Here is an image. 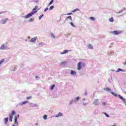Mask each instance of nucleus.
I'll return each instance as SVG.
<instances>
[{
    "label": "nucleus",
    "mask_w": 126,
    "mask_h": 126,
    "mask_svg": "<svg viewBox=\"0 0 126 126\" xmlns=\"http://www.w3.org/2000/svg\"><path fill=\"white\" fill-rule=\"evenodd\" d=\"M32 98V96H28L27 97V100H30Z\"/></svg>",
    "instance_id": "33"
},
{
    "label": "nucleus",
    "mask_w": 126,
    "mask_h": 126,
    "mask_svg": "<svg viewBox=\"0 0 126 126\" xmlns=\"http://www.w3.org/2000/svg\"><path fill=\"white\" fill-rule=\"evenodd\" d=\"M54 88H55V85H53L51 86V90H53V89H54Z\"/></svg>",
    "instance_id": "32"
},
{
    "label": "nucleus",
    "mask_w": 126,
    "mask_h": 126,
    "mask_svg": "<svg viewBox=\"0 0 126 126\" xmlns=\"http://www.w3.org/2000/svg\"><path fill=\"white\" fill-rule=\"evenodd\" d=\"M109 21H111V18L109 19Z\"/></svg>",
    "instance_id": "41"
},
{
    "label": "nucleus",
    "mask_w": 126,
    "mask_h": 126,
    "mask_svg": "<svg viewBox=\"0 0 126 126\" xmlns=\"http://www.w3.org/2000/svg\"><path fill=\"white\" fill-rule=\"evenodd\" d=\"M19 118V115H17V116H15L14 117V123L15 124H18V122H17V119Z\"/></svg>",
    "instance_id": "4"
},
{
    "label": "nucleus",
    "mask_w": 126,
    "mask_h": 126,
    "mask_svg": "<svg viewBox=\"0 0 126 126\" xmlns=\"http://www.w3.org/2000/svg\"><path fill=\"white\" fill-rule=\"evenodd\" d=\"M8 20V19H5V20H2L1 21V23L2 24H5V23L7 22Z\"/></svg>",
    "instance_id": "8"
},
{
    "label": "nucleus",
    "mask_w": 126,
    "mask_h": 126,
    "mask_svg": "<svg viewBox=\"0 0 126 126\" xmlns=\"http://www.w3.org/2000/svg\"><path fill=\"white\" fill-rule=\"evenodd\" d=\"M83 66H84V64H83Z\"/></svg>",
    "instance_id": "42"
},
{
    "label": "nucleus",
    "mask_w": 126,
    "mask_h": 126,
    "mask_svg": "<svg viewBox=\"0 0 126 126\" xmlns=\"http://www.w3.org/2000/svg\"><path fill=\"white\" fill-rule=\"evenodd\" d=\"M38 5H36L35 7L32 9V12L38 11V10H39V9H38Z\"/></svg>",
    "instance_id": "7"
},
{
    "label": "nucleus",
    "mask_w": 126,
    "mask_h": 126,
    "mask_svg": "<svg viewBox=\"0 0 126 126\" xmlns=\"http://www.w3.org/2000/svg\"><path fill=\"white\" fill-rule=\"evenodd\" d=\"M33 20H34V19L32 18H31L29 19V21L30 22H32V21H33Z\"/></svg>",
    "instance_id": "28"
},
{
    "label": "nucleus",
    "mask_w": 126,
    "mask_h": 126,
    "mask_svg": "<svg viewBox=\"0 0 126 126\" xmlns=\"http://www.w3.org/2000/svg\"><path fill=\"white\" fill-rule=\"evenodd\" d=\"M67 19H69V20H71V21H72V18L71 17V16H69L68 17H67L65 19V21H67Z\"/></svg>",
    "instance_id": "10"
},
{
    "label": "nucleus",
    "mask_w": 126,
    "mask_h": 126,
    "mask_svg": "<svg viewBox=\"0 0 126 126\" xmlns=\"http://www.w3.org/2000/svg\"><path fill=\"white\" fill-rule=\"evenodd\" d=\"M111 22H114V19L113 18H111Z\"/></svg>",
    "instance_id": "39"
},
{
    "label": "nucleus",
    "mask_w": 126,
    "mask_h": 126,
    "mask_svg": "<svg viewBox=\"0 0 126 126\" xmlns=\"http://www.w3.org/2000/svg\"><path fill=\"white\" fill-rule=\"evenodd\" d=\"M4 59H2L0 60V64H1V63H4Z\"/></svg>",
    "instance_id": "20"
},
{
    "label": "nucleus",
    "mask_w": 126,
    "mask_h": 126,
    "mask_svg": "<svg viewBox=\"0 0 126 126\" xmlns=\"http://www.w3.org/2000/svg\"><path fill=\"white\" fill-rule=\"evenodd\" d=\"M104 115L106 116V118H109V115L107 113H104Z\"/></svg>",
    "instance_id": "35"
},
{
    "label": "nucleus",
    "mask_w": 126,
    "mask_h": 126,
    "mask_svg": "<svg viewBox=\"0 0 126 126\" xmlns=\"http://www.w3.org/2000/svg\"><path fill=\"white\" fill-rule=\"evenodd\" d=\"M111 94H112V95H113V96L117 97V94H116L115 93H111Z\"/></svg>",
    "instance_id": "27"
},
{
    "label": "nucleus",
    "mask_w": 126,
    "mask_h": 126,
    "mask_svg": "<svg viewBox=\"0 0 126 126\" xmlns=\"http://www.w3.org/2000/svg\"><path fill=\"white\" fill-rule=\"evenodd\" d=\"M63 116V113L60 112L59 113L57 114L56 115V118H59V117H62Z\"/></svg>",
    "instance_id": "11"
},
{
    "label": "nucleus",
    "mask_w": 126,
    "mask_h": 126,
    "mask_svg": "<svg viewBox=\"0 0 126 126\" xmlns=\"http://www.w3.org/2000/svg\"><path fill=\"white\" fill-rule=\"evenodd\" d=\"M54 6H50V7L49 8L50 10H52V9H54Z\"/></svg>",
    "instance_id": "30"
},
{
    "label": "nucleus",
    "mask_w": 126,
    "mask_h": 126,
    "mask_svg": "<svg viewBox=\"0 0 126 126\" xmlns=\"http://www.w3.org/2000/svg\"><path fill=\"white\" fill-rule=\"evenodd\" d=\"M70 25H71V26H72V27H76L75 25H74L73 24V23L71 22V23H70Z\"/></svg>",
    "instance_id": "22"
},
{
    "label": "nucleus",
    "mask_w": 126,
    "mask_h": 126,
    "mask_svg": "<svg viewBox=\"0 0 126 126\" xmlns=\"http://www.w3.org/2000/svg\"><path fill=\"white\" fill-rule=\"evenodd\" d=\"M81 62H79L77 63V69L78 70H80V69H81Z\"/></svg>",
    "instance_id": "6"
},
{
    "label": "nucleus",
    "mask_w": 126,
    "mask_h": 126,
    "mask_svg": "<svg viewBox=\"0 0 126 126\" xmlns=\"http://www.w3.org/2000/svg\"><path fill=\"white\" fill-rule=\"evenodd\" d=\"M33 2H38L39 1V0H33Z\"/></svg>",
    "instance_id": "37"
},
{
    "label": "nucleus",
    "mask_w": 126,
    "mask_h": 126,
    "mask_svg": "<svg viewBox=\"0 0 126 126\" xmlns=\"http://www.w3.org/2000/svg\"><path fill=\"white\" fill-rule=\"evenodd\" d=\"M37 11H35L27 14L25 16H24V18H26V19L30 18V17H31V16H32V15H34L35 13H37Z\"/></svg>",
    "instance_id": "1"
},
{
    "label": "nucleus",
    "mask_w": 126,
    "mask_h": 126,
    "mask_svg": "<svg viewBox=\"0 0 126 126\" xmlns=\"http://www.w3.org/2000/svg\"><path fill=\"white\" fill-rule=\"evenodd\" d=\"M70 74H71L72 75H75V74H76V72H75V71H73V70H71Z\"/></svg>",
    "instance_id": "14"
},
{
    "label": "nucleus",
    "mask_w": 126,
    "mask_h": 126,
    "mask_svg": "<svg viewBox=\"0 0 126 126\" xmlns=\"http://www.w3.org/2000/svg\"><path fill=\"white\" fill-rule=\"evenodd\" d=\"M111 33H112V34H114V35H119L120 34H122V33H123V32L122 31H114L113 32H112Z\"/></svg>",
    "instance_id": "3"
},
{
    "label": "nucleus",
    "mask_w": 126,
    "mask_h": 126,
    "mask_svg": "<svg viewBox=\"0 0 126 126\" xmlns=\"http://www.w3.org/2000/svg\"><path fill=\"white\" fill-rule=\"evenodd\" d=\"M4 48H5V47H4V44H2V45H1V47H0V50H4Z\"/></svg>",
    "instance_id": "15"
},
{
    "label": "nucleus",
    "mask_w": 126,
    "mask_h": 126,
    "mask_svg": "<svg viewBox=\"0 0 126 126\" xmlns=\"http://www.w3.org/2000/svg\"><path fill=\"white\" fill-rule=\"evenodd\" d=\"M13 126H15L14 125H13Z\"/></svg>",
    "instance_id": "43"
},
{
    "label": "nucleus",
    "mask_w": 126,
    "mask_h": 126,
    "mask_svg": "<svg viewBox=\"0 0 126 126\" xmlns=\"http://www.w3.org/2000/svg\"><path fill=\"white\" fill-rule=\"evenodd\" d=\"M89 49H93V46L91 44L89 45Z\"/></svg>",
    "instance_id": "24"
},
{
    "label": "nucleus",
    "mask_w": 126,
    "mask_h": 126,
    "mask_svg": "<svg viewBox=\"0 0 126 126\" xmlns=\"http://www.w3.org/2000/svg\"><path fill=\"white\" fill-rule=\"evenodd\" d=\"M53 2H54V0H51L50 2L49 3V5H51V4H52V3H53Z\"/></svg>",
    "instance_id": "29"
},
{
    "label": "nucleus",
    "mask_w": 126,
    "mask_h": 126,
    "mask_svg": "<svg viewBox=\"0 0 126 126\" xmlns=\"http://www.w3.org/2000/svg\"><path fill=\"white\" fill-rule=\"evenodd\" d=\"M93 104L95 105V106H97L99 105V99H95L94 101Z\"/></svg>",
    "instance_id": "5"
},
{
    "label": "nucleus",
    "mask_w": 126,
    "mask_h": 126,
    "mask_svg": "<svg viewBox=\"0 0 126 126\" xmlns=\"http://www.w3.org/2000/svg\"><path fill=\"white\" fill-rule=\"evenodd\" d=\"M102 104L103 106H106L107 103L106 102H102Z\"/></svg>",
    "instance_id": "36"
},
{
    "label": "nucleus",
    "mask_w": 126,
    "mask_h": 126,
    "mask_svg": "<svg viewBox=\"0 0 126 126\" xmlns=\"http://www.w3.org/2000/svg\"><path fill=\"white\" fill-rule=\"evenodd\" d=\"M78 10H79V9H74V10L72 11V12H76V11H78Z\"/></svg>",
    "instance_id": "25"
},
{
    "label": "nucleus",
    "mask_w": 126,
    "mask_h": 126,
    "mask_svg": "<svg viewBox=\"0 0 126 126\" xmlns=\"http://www.w3.org/2000/svg\"><path fill=\"white\" fill-rule=\"evenodd\" d=\"M27 103H28V101L26 100L25 101H23L22 102V105H24L25 104H27Z\"/></svg>",
    "instance_id": "19"
},
{
    "label": "nucleus",
    "mask_w": 126,
    "mask_h": 126,
    "mask_svg": "<svg viewBox=\"0 0 126 126\" xmlns=\"http://www.w3.org/2000/svg\"><path fill=\"white\" fill-rule=\"evenodd\" d=\"M90 20H92L93 21H95V18H94L93 17H90Z\"/></svg>",
    "instance_id": "18"
},
{
    "label": "nucleus",
    "mask_w": 126,
    "mask_h": 126,
    "mask_svg": "<svg viewBox=\"0 0 126 126\" xmlns=\"http://www.w3.org/2000/svg\"><path fill=\"white\" fill-rule=\"evenodd\" d=\"M71 14H72V13H68L65 14V15H71Z\"/></svg>",
    "instance_id": "38"
},
{
    "label": "nucleus",
    "mask_w": 126,
    "mask_h": 126,
    "mask_svg": "<svg viewBox=\"0 0 126 126\" xmlns=\"http://www.w3.org/2000/svg\"><path fill=\"white\" fill-rule=\"evenodd\" d=\"M79 99H80V98L78 96V97H77L75 98L74 99V101L75 102H77V101H79Z\"/></svg>",
    "instance_id": "16"
},
{
    "label": "nucleus",
    "mask_w": 126,
    "mask_h": 126,
    "mask_svg": "<svg viewBox=\"0 0 126 126\" xmlns=\"http://www.w3.org/2000/svg\"><path fill=\"white\" fill-rule=\"evenodd\" d=\"M67 53H68V50H64L63 52H61V55H64V54H67Z\"/></svg>",
    "instance_id": "13"
},
{
    "label": "nucleus",
    "mask_w": 126,
    "mask_h": 126,
    "mask_svg": "<svg viewBox=\"0 0 126 126\" xmlns=\"http://www.w3.org/2000/svg\"><path fill=\"white\" fill-rule=\"evenodd\" d=\"M119 71H123V69L121 68L118 69V72H119Z\"/></svg>",
    "instance_id": "34"
},
{
    "label": "nucleus",
    "mask_w": 126,
    "mask_h": 126,
    "mask_svg": "<svg viewBox=\"0 0 126 126\" xmlns=\"http://www.w3.org/2000/svg\"><path fill=\"white\" fill-rule=\"evenodd\" d=\"M4 124L5 125L7 124V122H8V117L4 119Z\"/></svg>",
    "instance_id": "12"
},
{
    "label": "nucleus",
    "mask_w": 126,
    "mask_h": 126,
    "mask_svg": "<svg viewBox=\"0 0 126 126\" xmlns=\"http://www.w3.org/2000/svg\"><path fill=\"white\" fill-rule=\"evenodd\" d=\"M119 98H120V99H121V100H122L123 101H124L125 100V99L124 98V97L123 96H122V95H118Z\"/></svg>",
    "instance_id": "17"
},
{
    "label": "nucleus",
    "mask_w": 126,
    "mask_h": 126,
    "mask_svg": "<svg viewBox=\"0 0 126 126\" xmlns=\"http://www.w3.org/2000/svg\"><path fill=\"white\" fill-rule=\"evenodd\" d=\"M44 120H47V119H48V116H47V115H44L43 117Z\"/></svg>",
    "instance_id": "21"
},
{
    "label": "nucleus",
    "mask_w": 126,
    "mask_h": 126,
    "mask_svg": "<svg viewBox=\"0 0 126 126\" xmlns=\"http://www.w3.org/2000/svg\"><path fill=\"white\" fill-rule=\"evenodd\" d=\"M49 10V8L47 7L45 9L44 11H47V10Z\"/></svg>",
    "instance_id": "40"
},
{
    "label": "nucleus",
    "mask_w": 126,
    "mask_h": 126,
    "mask_svg": "<svg viewBox=\"0 0 126 126\" xmlns=\"http://www.w3.org/2000/svg\"><path fill=\"white\" fill-rule=\"evenodd\" d=\"M16 112L14 110H12L11 114L9 115V121L10 122H12V119H13V116L15 115Z\"/></svg>",
    "instance_id": "2"
},
{
    "label": "nucleus",
    "mask_w": 126,
    "mask_h": 126,
    "mask_svg": "<svg viewBox=\"0 0 126 126\" xmlns=\"http://www.w3.org/2000/svg\"><path fill=\"white\" fill-rule=\"evenodd\" d=\"M104 90H105L106 91H110V89L108 88H104Z\"/></svg>",
    "instance_id": "26"
},
{
    "label": "nucleus",
    "mask_w": 126,
    "mask_h": 126,
    "mask_svg": "<svg viewBox=\"0 0 126 126\" xmlns=\"http://www.w3.org/2000/svg\"><path fill=\"white\" fill-rule=\"evenodd\" d=\"M36 40H37V37H33L31 39V43H33V42H36Z\"/></svg>",
    "instance_id": "9"
},
{
    "label": "nucleus",
    "mask_w": 126,
    "mask_h": 126,
    "mask_svg": "<svg viewBox=\"0 0 126 126\" xmlns=\"http://www.w3.org/2000/svg\"><path fill=\"white\" fill-rule=\"evenodd\" d=\"M43 15H44L42 14V15L39 16V20H41V19L43 17Z\"/></svg>",
    "instance_id": "31"
},
{
    "label": "nucleus",
    "mask_w": 126,
    "mask_h": 126,
    "mask_svg": "<svg viewBox=\"0 0 126 126\" xmlns=\"http://www.w3.org/2000/svg\"><path fill=\"white\" fill-rule=\"evenodd\" d=\"M51 37H52V38H56V36L53 33H51Z\"/></svg>",
    "instance_id": "23"
}]
</instances>
